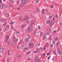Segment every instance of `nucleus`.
Listing matches in <instances>:
<instances>
[{
	"label": "nucleus",
	"mask_w": 62,
	"mask_h": 62,
	"mask_svg": "<svg viewBox=\"0 0 62 62\" xmlns=\"http://www.w3.org/2000/svg\"><path fill=\"white\" fill-rule=\"evenodd\" d=\"M33 28L32 27L29 26L28 27V29L26 31V33H28V32H31L32 31Z\"/></svg>",
	"instance_id": "1"
},
{
	"label": "nucleus",
	"mask_w": 62,
	"mask_h": 62,
	"mask_svg": "<svg viewBox=\"0 0 62 62\" xmlns=\"http://www.w3.org/2000/svg\"><path fill=\"white\" fill-rule=\"evenodd\" d=\"M46 35H49L50 34V33H51V30L50 29V28H48L46 29Z\"/></svg>",
	"instance_id": "2"
},
{
	"label": "nucleus",
	"mask_w": 62,
	"mask_h": 62,
	"mask_svg": "<svg viewBox=\"0 0 62 62\" xmlns=\"http://www.w3.org/2000/svg\"><path fill=\"white\" fill-rule=\"evenodd\" d=\"M34 61L35 62H40V60L38 58V57L36 56L34 59Z\"/></svg>",
	"instance_id": "3"
},
{
	"label": "nucleus",
	"mask_w": 62,
	"mask_h": 62,
	"mask_svg": "<svg viewBox=\"0 0 62 62\" xmlns=\"http://www.w3.org/2000/svg\"><path fill=\"white\" fill-rule=\"evenodd\" d=\"M13 42L14 45H17V41L18 40V39H16V38L14 37L13 38Z\"/></svg>",
	"instance_id": "4"
},
{
	"label": "nucleus",
	"mask_w": 62,
	"mask_h": 62,
	"mask_svg": "<svg viewBox=\"0 0 62 62\" xmlns=\"http://www.w3.org/2000/svg\"><path fill=\"white\" fill-rule=\"evenodd\" d=\"M9 38V36H6V37L5 38V41L6 42V43H8V39Z\"/></svg>",
	"instance_id": "5"
},
{
	"label": "nucleus",
	"mask_w": 62,
	"mask_h": 62,
	"mask_svg": "<svg viewBox=\"0 0 62 62\" xmlns=\"http://www.w3.org/2000/svg\"><path fill=\"white\" fill-rule=\"evenodd\" d=\"M5 7V4L4 3L1 4L0 6V9H2L4 8Z\"/></svg>",
	"instance_id": "6"
},
{
	"label": "nucleus",
	"mask_w": 62,
	"mask_h": 62,
	"mask_svg": "<svg viewBox=\"0 0 62 62\" xmlns=\"http://www.w3.org/2000/svg\"><path fill=\"white\" fill-rule=\"evenodd\" d=\"M30 23H31V24L29 26H30V27H32L31 26L33 25V24H34L35 23V22H34V21L32 20L31 21Z\"/></svg>",
	"instance_id": "7"
},
{
	"label": "nucleus",
	"mask_w": 62,
	"mask_h": 62,
	"mask_svg": "<svg viewBox=\"0 0 62 62\" xmlns=\"http://www.w3.org/2000/svg\"><path fill=\"white\" fill-rule=\"evenodd\" d=\"M29 45L30 48H32L34 47V44L32 43H30L29 44Z\"/></svg>",
	"instance_id": "8"
},
{
	"label": "nucleus",
	"mask_w": 62,
	"mask_h": 62,
	"mask_svg": "<svg viewBox=\"0 0 62 62\" xmlns=\"http://www.w3.org/2000/svg\"><path fill=\"white\" fill-rule=\"evenodd\" d=\"M54 22L52 21L50 22V23H49V25L50 26H51V25H53V24H54Z\"/></svg>",
	"instance_id": "9"
},
{
	"label": "nucleus",
	"mask_w": 62,
	"mask_h": 62,
	"mask_svg": "<svg viewBox=\"0 0 62 62\" xmlns=\"http://www.w3.org/2000/svg\"><path fill=\"white\" fill-rule=\"evenodd\" d=\"M28 19H29V17L28 16H26L24 18V20L25 21H28Z\"/></svg>",
	"instance_id": "10"
},
{
	"label": "nucleus",
	"mask_w": 62,
	"mask_h": 62,
	"mask_svg": "<svg viewBox=\"0 0 62 62\" xmlns=\"http://www.w3.org/2000/svg\"><path fill=\"white\" fill-rule=\"evenodd\" d=\"M28 41H29V39L28 38H25V42L26 43H27L28 42Z\"/></svg>",
	"instance_id": "11"
},
{
	"label": "nucleus",
	"mask_w": 62,
	"mask_h": 62,
	"mask_svg": "<svg viewBox=\"0 0 62 62\" xmlns=\"http://www.w3.org/2000/svg\"><path fill=\"white\" fill-rule=\"evenodd\" d=\"M21 2L22 4H25L26 3V1L25 0H22Z\"/></svg>",
	"instance_id": "12"
},
{
	"label": "nucleus",
	"mask_w": 62,
	"mask_h": 62,
	"mask_svg": "<svg viewBox=\"0 0 62 62\" xmlns=\"http://www.w3.org/2000/svg\"><path fill=\"white\" fill-rule=\"evenodd\" d=\"M21 44H22V48H24L23 46H24V42H23V41H22L21 42Z\"/></svg>",
	"instance_id": "13"
},
{
	"label": "nucleus",
	"mask_w": 62,
	"mask_h": 62,
	"mask_svg": "<svg viewBox=\"0 0 62 62\" xmlns=\"http://www.w3.org/2000/svg\"><path fill=\"white\" fill-rule=\"evenodd\" d=\"M16 56L17 57H18V58H20L22 56V55L21 54H17Z\"/></svg>",
	"instance_id": "14"
},
{
	"label": "nucleus",
	"mask_w": 62,
	"mask_h": 62,
	"mask_svg": "<svg viewBox=\"0 0 62 62\" xmlns=\"http://www.w3.org/2000/svg\"><path fill=\"white\" fill-rule=\"evenodd\" d=\"M19 19L21 21H23V17L22 16H20L19 18Z\"/></svg>",
	"instance_id": "15"
},
{
	"label": "nucleus",
	"mask_w": 62,
	"mask_h": 62,
	"mask_svg": "<svg viewBox=\"0 0 62 62\" xmlns=\"http://www.w3.org/2000/svg\"><path fill=\"white\" fill-rule=\"evenodd\" d=\"M37 10L36 11V13H38V12H39H39H40V10L39 9H38V8H37Z\"/></svg>",
	"instance_id": "16"
},
{
	"label": "nucleus",
	"mask_w": 62,
	"mask_h": 62,
	"mask_svg": "<svg viewBox=\"0 0 62 62\" xmlns=\"http://www.w3.org/2000/svg\"><path fill=\"white\" fill-rule=\"evenodd\" d=\"M39 49H38L36 51H34V53H39Z\"/></svg>",
	"instance_id": "17"
},
{
	"label": "nucleus",
	"mask_w": 62,
	"mask_h": 62,
	"mask_svg": "<svg viewBox=\"0 0 62 62\" xmlns=\"http://www.w3.org/2000/svg\"><path fill=\"white\" fill-rule=\"evenodd\" d=\"M9 28V26L8 25H7L6 26V30H8Z\"/></svg>",
	"instance_id": "18"
},
{
	"label": "nucleus",
	"mask_w": 62,
	"mask_h": 62,
	"mask_svg": "<svg viewBox=\"0 0 62 62\" xmlns=\"http://www.w3.org/2000/svg\"><path fill=\"white\" fill-rule=\"evenodd\" d=\"M4 51V49L3 48H1L0 49V52H2L3 51Z\"/></svg>",
	"instance_id": "19"
},
{
	"label": "nucleus",
	"mask_w": 62,
	"mask_h": 62,
	"mask_svg": "<svg viewBox=\"0 0 62 62\" xmlns=\"http://www.w3.org/2000/svg\"><path fill=\"white\" fill-rule=\"evenodd\" d=\"M52 38V36H51V35H49L48 38V40H51V39Z\"/></svg>",
	"instance_id": "20"
},
{
	"label": "nucleus",
	"mask_w": 62,
	"mask_h": 62,
	"mask_svg": "<svg viewBox=\"0 0 62 62\" xmlns=\"http://www.w3.org/2000/svg\"><path fill=\"white\" fill-rule=\"evenodd\" d=\"M23 46V48H24V50H27V49H29V47H28V48H25V46Z\"/></svg>",
	"instance_id": "21"
},
{
	"label": "nucleus",
	"mask_w": 62,
	"mask_h": 62,
	"mask_svg": "<svg viewBox=\"0 0 62 62\" xmlns=\"http://www.w3.org/2000/svg\"><path fill=\"white\" fill-rule=\"evenodd\" d=\"M46 38V35L45 34L44 35V38H43V40H45Z\"/></svg>",
	"instance_id": "22"
},
{
	"label": "nucleus",
	"mask_w": 62,
	"mask_h": 62,
	"mask_svg": "<svg viewBox=\"0 0 62 62\" xmlns=\"http://www.w3.org/2000/svg\"><path fill=\"white\" fill-rule=\"evenodd\" d=\"M37 31V29H35V31L33 32V35H35V34H36V32Z\"/></svg>",
	"instance_id": "23"
},
{
	"label": "nucleus",
	"mask_w": 62,
	"mask_h": 62,
	"mask_svg": "<svg viewBox=\"0 0 62 62\" xmlns=\"http://www.w3.org/2000/svg\"><path fill=\"white\" fill-rule=\"evenodd\" d=\"M5 16L7 17H9V15L8 14H5Z\"/></svg>",
	"instance_id": "24"
},
{
	"label": "nucleus",
	"mask_w": 62,
	"mask_h": 62,
	"mask_svg": "<svg viewBox=\"0 0 62 62\" xmlns=\"http://www.w3.org/2000/svg\"><path fill=\"white\" fill-rule=\"evenodd\" d=\"M6 19H2V22H6Z\"/></svg>",
	"instance_id": "25"
},
{
	"label": "nucleus",
	"mask_w": 62,
	"mask_h": 62,
	"mask_svg": "<svg viewBox=\"0 0 62 62\" xmlns=\"http://www.w3.org/2000/svg\"><path fill=\"white\" fill-rule=\"evenodd\" d=\"M11 45V42H9L8 44V46H10Z\"/></svg>",
	"instance_id": "26"
},
{
	"label": "nucleus",
	"mask_w": 62,
	"mask_h": 62,
	"mask_svg": "<svg viewBox=\"0 0 62 62\" xmlns=\"http://www.w3.org/2000/svg\"><path fill=\"white\" fill-rule=\"evenodd\" d=\"M50 23V20H49L47 21L46 24H48V23Z\"/></svg>",
	"instance_id": "27"
},
{
	"label": "nucleus",
	"mask_w": 62,
	"mask_h": 62,
	"mask_svg": "<svg viewBox=\"0 0 62 62\" xmlns=\"http://www.w3.org/2000/svg\"><path fill=\"white\" fill-rule=\"evenodd\" d=\"M55 40L56 41H57V40H58V38L57 37H56L55 38Z\"/></svg>",
	"instance_id": "28"
},
{
	"label": "nucleus",
	"mask_w": 62,
	"mask_h": 62,
	"mask_svg": "<svg viewBox=\"0 0 62 62\" xmlns=\"http://www.w3.org/2000/svg\"><path fill=\"white\" fill-rule=\"evenodd\" d=\"M13 23H14V22H11L10 23V24H13Z\"/></svg>",
	"instance_id": "29"
},
{
	"label": "nucleus",
	"mask_w": 62,
	"mask_h": 62,
	"mask_svg": "<svg viewBox=\"0 0 62 62\" xmlns=\"http://www.w3.org/2000/svg\"><path fill=\"white\" fill-rule=\"evenodd\" d=\"M25 26V24L22 25V28H24V26Z\"/></svg>",
	"instance_id": "30"
},
{
	"label": "nucleus",
	"mask_w": 62,
	"mask_h": 62,
	"mask_svg": "<svg viewBox=\"0 0 62 62\" xmlns=\"http://www.w3.org/2000/svg\"><path fill=\"white\" fill-rule=\"evenodd\" d=\"M41 12H42V13L43 15V14H45L44 12L43 11H41Z\"/></svg>",
	"instance_id": "31"
},
{
	"label": "nucleus",
	"mask_w": 62,
	"mask_h": 62,
	"mask_svg": "<svg viewBox=\"0 0 62 62\" xmlns=\"http://www.w3.org/2000/svg\"><path fill=\"white\" fill-rule=\"evenodd\" d=\"M6 24H7V23L6 22H5L4 23V24H3V25H4V27H5V26H6Z\"/></svg>",
	"instance_id": "32"
},
{
	"label": "nucleus",
	"mask_w": 62,
	"mask_h": 62,
	"mask_svg": "<svg viewBox=\"0 0 62 62\" xmlns=\"http://www.w3.org/2000/svg\"><path fill=\"white\" fill-rule=\"evenodd\" d=\"M35 1L36 3H38V2H39V0H35Z\"/></svg>",
	"instance_id": "33"
},
{
	"label": "nucleus",
	"mask_w": 62,
	"mask_h": 62,
	"mask_svg": "<svg viewBox=\"0 0 62 62\" xmlns=\"http://www.w3.org/2000/svg\"><path fill=\"white\" fill-rule=\"evenodd\" d=\"M38 29H40V26L39 25L38 26Z\"/></svg>",
	"instance_id": "34"
},
{
	"label": "nucleus",
	"mask_w": 62,
	"mask_h": 62,
	"mask_svg": "<svg viewBox=\"0 0 62 62\" xmlns=\"http://www.w3.org/2000/svg\"><path fill=\"white\" fill-rule=\"evenodd\" d=\"M55 17H56V18H58V16L57 15L55 16Z\"/></svg>",
	"instance_id": "35"
},
{
	"label": "nucleus",
	"mask_w": 62,
	"mask_h": 62,
	"mask_svg": "<svg viewBox=\"0 0 62 62\" xmlns=\"http://www.w3.org/2000/svg\"><path fill=\"white\" fill-rule=\"evenodd\" d=\"M42 34H43V32H40V36L41 37V36H42Z\"/></svg>",
	"instance_id": "36"
},
{
	"label": "nucleus",
	"mask_w": 62,
	"mask_h": 62,
	"mask_svg": "<svg viewBox=\"0 0 62 62\" xmlns=\"http://www.w3.org/2000/svg\"><path fill=\"white\" fill-rule=\"evenodd\" d=\"M28 37L29 38V39H30L31 38V37L30 36V35H28Z\"/></svg>",
	"instance_id": "37"
},
{
	"label": "nucleus",
	"mask_w": 62,
	"mask_h": 62,
	"mask_svg": "<svg viewBox=\"0 0 62 62\" xmlns=\"http://www.w3.org/2000/svg\"><path fill=\"white\" fill-rule=\"evenodd\" d=\"M10 52V51L9 50H8V54H9V52Z\"/></svg>",
	"instance_id": "38"
},
{
	"label": "nucleus",
	"mask_w": 62,
	"mask_h": 62,
	"mask_svg": "<svg viewBox=\"0 0 62 62\" xmlns=\"http://www.w3.org/2000/svg\"><path fill=\"white\" fill-rule=\"evenodd\" d=\"M44 47L43 50H45L46 49V48H45V46H44Z\"/></svg>",
	"instance_id": "39"
},
{
	"label": "nucleus",
	"mask_w": 62,
	"mask_h": 62,
	"mask_svg": "<svg viewBox=\"0 0 62 62\" xmlns=\"http://www.w3.org/2000/svg\"><path fill=\"white\" fill-rule=\"evenodd\" d=\"M30 53V52H28L27 53V54H29Z\"/></svg>",
	"instance_id": "40"
},
{
	"label": "nucleus",
	"mask_w": 62,
	"mask_h": 62,
	"mask_svg": "<svg viewBox=\"0 0 62 62\" xmlns=\"http://www.w3.org/2000/svg\"><path fill=\"white\" fill-rule=\"evenodd\" d=\"M7 62H9V59H7Z\"/></svg>",
	"instance_id": "41"
},
{
	"label": "nucleus",
	"mask_w": 62,
	"mask_h": 62,
	"mask_svg": "<svg viewBox=\"0 0 62 62\" xmlns=\"http://www.w3.org/2000/svg\"><path fill=\"white\" fill-rule=\"evenodd\" d=\"M16 34H18V33H19V32L18 31H16Z\"/></svg>",
	"instance_id": "42"
},
{
	"label": "nucleus",
	"mask_w": 62,
	"mask_h": 62,
	"mask_svg": "<svg viewBox=\"0 0 62 62\" xmlns=\"http://www.w3.org/2000/svg\"><path fill=\"white\" fill-rule=\"evenodd\" d=\"M19 3H20V2L19 1H17L16 3L17 4H19Z\"/></svg>",
	"instance_id": "43"
},
{
	"label": "nucleus",
	"mask_w": 62,
	"mask_h": 62,
	"mask_svg": "<svg viewBox=\"0 0 62 62\" xmlns=\"http://www.w3.org/2000/svg\"><path fill=\"white\" fill-rule=\"evenodd\" d=\"M10 8H13V6H10Z\"/></svg>",
	"instance_id": "44"
},
{
	"label": "nucleus",
	"mask_w": 62,
	"mask_h": 62,
	"mask_svg": "<svg viewBox=\"0 0 62 62\" xmlns=\"http://www.w3.org/2000/svg\"><path fill=\"white\" fill-rule=\"evenodd\" d=\"M26 21V23H29V21Z\"/></svg>",
	"instance_id": "45"
},
{
	"label": "nucleus",
	"mask_w": 62,
	"mask_h": 62,
	"mask_svg": "<svg viewBox=\"0 0 62 62\" xmlns=\"http://www.w3.org/2000/svg\"><path fill=\"white\" fill-rule=\"evenodd\" d=\"M50 47H53V44H51Z\"/></svg>",
	"instance_id": "46"
},
{
	"label": "nucleus",
	"mask_w": 62,
	"mask_h": 62,
	"mask_svg": "<svg viewBox=\"0 0 62 62\" xmlns=\"http://www.w3.org/2000/svg\"><path fill=\"white\" fill-rule=\"evenodd\" d=\"M55 41H53V44H54H54H55Z\"/></svg>",
	"instance_id": "47"
},
{
	"label": "nucleus",
	"mask_w": 62,
	"mask_h": 62,
	"mask_svg": "<svg viewBox=\"0 0 62 62\" xmlns=\"http://www.w3.org/2000/svg\"><path fill=\"white\" fill-rule=\"evenodd\" d=\"M14 45H12V47H14Z\"/></svg>",
	"instance_id": "48"
},
{
	"label": "nucleus",
	"mask_w": 62,
	"mask_h": 62,
	"mask_svg": "<svg viewBox=\"0 0 62 62\" xmlns=\"http://www.w3.org/2000/svg\"><path fill=\"white\" fill-rule=\"evenodd\" d=\"M2 20H3V19H0V22H2Z\"/></svg>",
	"instance_id": "49"
},
{
	"label": "nucleus",
	"mask_w": 62,
	"mask_h": 62,
	"mask_svg": "<svg viewBox=\"0 0 62 62\" xmlns=\"http://www.w3.org/2000/svg\"><path fill=\"white\" fill-rule=\"evenodd\" d=\"M54 19H55L54 17L53 19V21L54 20Z\"/></svg>",
	"instance_id": "50"
},
{
	"label": "nucleus",
	"mask_w": 62,
	"mask_h": 62,
	"mask_svg": "<svg viewBox=\"0 0 62 62\" xmlns=\"http://www.w3.org/2000/svg\"><path fill=\"white\" fill-rule=\"evenodd\" d=\"M51 54V53H48L47 54Z\"/></svg>",
	"instance_id": "51"
},
{
	"label": "nucleus",
	"mask_w": 62,
	"mask_h": 62,
	"mask_svg": "<svg viewBox=\"0 0 62 62\" xmlns=\"http://www.w3.org/2000/svg\"><path fill=\"white\" fill-rule=\"evenodd\" d=\"M52 17V16H49V19H50V18H51V17Z\"/></svg>",
	"instance_id": "52"
},
{
	"label": "nucleus",
	"mask_w": 62,
	"mask_h": 62,
	"mask_svg": "<svg viewBox=\"0 0 62 62\" xmlns=\"http://www.w3.org/2000/svg\"><path fill=\"white\" fill-rule=\"evenodd\" d=\"M1 36H3V32L1 33Z\"/></svg>",
	"instance_id": "53"
},
{
	"label": "nucleus",
	"mask_w": 62,
	"mask_h": 62,
	"mask_svg": "<svg viewBox=\"0 0 62 62\" xmlns=\"http://www.w3.org/2000/svg\"><path fill=\"white\" fill-rule=\"evenodd\" d=\"M21 9V8H20V7H19L18 8V10H20Z\"/></svg>",
	"instance_id": "54"
},
{
	"label": "nucleus",
	"mask_w": 62,
	"mask_h": 62,
	"mask_svg": "<svg viewBox=\"0 0 62 62\" xmlns=\"http://www.w3.org/2000/svg\"><path fill=\"white\" fill-rule=\"evenodd\" d=\"M60 54H62V52H60Z\"/></svg>",
	"instance_id": "55"
},
{
	"label": "nucleus",
	"mask_w": 62,
	"mask_h": 62,
	"mask_svg": "<svg viewBox=\"0 0 62 62\" xmlns=\"http://www.w3.org/2000/svg\"><path fill=\"white\" fill-rule=\"evenodd\" d=\"M11 1L12 2H14V0H11Z\"/></svg>",
	"instance_id": "56"
},
{
	"label": "nucleus",
	"mask_w": 62,
	"mask_h": 62,
	"mask_svg": "<svg viewBox=\"0 0 62 62\" xmlns=\"http://www.w3.org/2000/svg\"><path fill=\"white\" fill-rule=\"evenodd\" d=\"M14 28V27L13 26H12L11 27V29H13Z\"/></svg>",
	"instance_id": "57"
},
{
	"label": "nucleus",
	"mask_w": 62,
	"mask_h": 62,
	"mask_svg": "<svg viewBox=\"0 0 62 62\" xmlns=\"http://www.w3.org/2000/svg\"><path fill=\"white\" fill-rule=\"evenodd\" d=\"M2 0H0V3H2Z\"/></svg>",
	"instance_id": "58"
},
{
	"label": "nucleus",
	"mask_w": 62,
	"mask_h": 62,
	"mask_svg": "<svg viewBox=\"0 0 62 62\" xmlns=\"http://www.w3.org/2000/svg\"><path fill=\"white\" fill-rule=\"evenodd\" d=\"M51 8H54V6L53 5L51 6Z\"/></svg>",
	"instance_id": "59"
},
{
	"label": "nucleus",
	"mask_w": 62,
	"mask_h": 62,
	"mask_svg": "<svg viewBox=\"0 0 62 62\" xmlns=\"http://www.w3.org/2000/svg\"><path fill=\"white\" fill-rule=\"evenodd\" d=\"M50 58V57L49 56L48 57V59H49Z\"/></svg>",
	"instance_id": "60"
},
{
	"label": "nucleus",
	"mask_w": 62,
	"mask_h": 62,
	"mask_svg": "<svg viewBox=\"0 0 62 62\" xmlns=\"http://www.w3.org/2000/svg\"><path fill=\"white\" fill-rule=\"evenodd\" d=\"M55 52V51H53L54 53H53V54H54L55 53L54 52Z\"/></svg>",
	"instance_id": "61"
},
{
	"label": "nucleus",
	"mask_w": 62,
	"mask_h": 62,
	"mask_svg": "<svg viewBox=\"0 0 62 62\" xmlns=\"http://www.w3.org/2000/svg\"><path fill=\"white\" fill-rule=\"evenodd\" d=\"M30 58H28V60H30Z\"/></svg>",
	"instance_id": "62"
},
{
	"label": "nucleus",
	"mask_w": 62,
	"mask_h": 62,
	"mask_svg": "<svg viewBox=\"0 0 62 62\" xmlns=\"http://www.w3.org/2000/svg\"><path fill=\"white\" fill-rule=\"evenodd\" d=\"M43 11H45V10L44 9H43Z\"/></svg>",
	"instance_id": "63"
},
{
	"label": "nucleus",
	"mask_w": 62,
	"mask_h": 62,
	"mask_svg": "<svg viewBox=\"0 0 62 62\" xmlns=\"http://www.w3.org/2000/svg\"><path fill=\"white\" fill-rule=\"evenodd\" d=\"M40 43H39L38 45V46H40Z\"/></svg>",
	"instance_id": "64"
}]
</instances>
